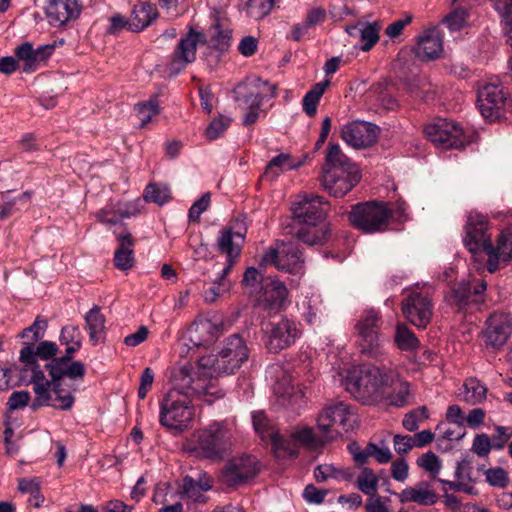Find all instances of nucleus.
I'll return each mask as SVG.
<instances>
[{
	"instance_id": "6ab92c4d",
	"label": "nucleus",
	"mask_w": 512,
	"mask_h": 512,
	"mask_svg": "<svg viewBox=\"0 0 512 512\" xmlns=\"http://www.w3.org/2000/svg\"><path fill=\"white\" fill-rule=\"evenodd\" d=\"M341 136L353 148H367L376 143L379 128L370 122L353 121L343 126Z\"/></svg>"
},
{
	"instance_id": "f8f14e48",
	"label": "nucleus",
	"mask_w": 512,
	"mask_h": 512,
	"mask_svg": "<svg viewBox=\"0 0 512 512\" xmlns=\"http://www.w3.org/2000/svg\"><path fill=\"white\" fill-rule=\"evenodd\" d=\"M507 103V92L495 83H486L478 89L477 104L484 118L493 122L503 116Z\"/></svg>"
},
{
	"instance_id": "680f3d73",
	"label": "nucleus",
	"mask_w": 512,
	"mask_h": 512,
	"mask_svg": "<svg viewBox=\"0 0 512 512\" xmlns=\"http://www.w3.org/2000/svg\"><path fill=\"white\" fill-rule=\"evenodd\" d=\"M366 455L367 459L373 457L380 464H386L392 459V453L388 447L384 445L378 446L373 442H369L366 445Z\"/></svg>"
},
{
	"instance_id": "2f4dec72",
	"label": "nucleus",
	"mask_w": 512,
	"mask_h": 512,
	"mask_svg": "<svg viewBox=\"0 0 512 512\" xmlns=\"http://www.w3.org/2000/svg\"><path fill=\"white\" fill-rule=\"evenodd\" d=\"M380 29L377 22H358L347 26L345 30L351 37L359 39L360 49L366 52L378 42Z\"/></svg>"
},
{
	"instance_id": "9d476101",
	"label": "nucleus",
	"mask_w": 512,
	"mask_h": 512,
	"mask_svg": "<svg viewBox=\"0 0 512 512\" xmlns=\"http://www.w3.org/2000/svg\"><path fill=\"white\" fill-rule=\"evenodd\" d=\"M205 42V35L190 27L187 34L181 37L172 53L167 67L169 75L176 76L189 64L193 63L196 60L198 44H204Z\"/></svg>"
},
{
	"instance_id": "412c9836",
	"label": "nucleus",
	"mask_w": 512,
	"mask_h": 512,
	"mask_svg": "<svg viewBox=\"0 0 512 512\" xmlns=\"http://www.w3.org/2000/svg\"><path fill=\"white\" fill-rule=\"evenodd\" d=\"M266 346L271 352H279L291 346L300 335L298 325L287 318L270 323Z\"/></svg>"
},
{
	"instance_id": "6e6552de",
	"label": "nucleus",
	"mask_w": 512,
	"mask_h": 512,
	"mask_svg": "<svg viewBox=\"0 0 512 512\" xmlns=\"http://www.w3.org/2000/svg\"><path fill=\"white\" fill-rule=\"evenodd\" d=\"M426 137L436 146L443 149L462 148L469 140L463 128L453 121L437 119L424 128Z\"/></svg>"
},
{
	"instance_id": "864d4df0",
	"label": "nucleus",
	"mask_w": 512,
	"mask_h": 512,
	"mask_svg": "<svg viewBox=\"0 0 512 512\" xmlns=\"http://www.w3.org/2000/svg\"><path fill=\"white\" fill-rule=\"evenodd\" d=\"M493 4L505 22L506 42L512 47V0H496Z\"/></svg>"
},
{
	"instance_id": "09e8293b",
	"label": "nucleus",
	"mask_w": 512,
	"mask_h": 512,
	"mask_svg": "<svg viewBox=\"0 0 512 512\" xmlns=\"http://www.w3.org/2000/svg\"><path fill=\"white\" fill-rule=\"evenodd\" d=\"M395 342L401 350H414L419 346V341L414 333L405 325L398 324L395 332Z\"/></svg>"
},
{
	"instance_id": "a19ab883",
	"label": "nucleus",
	"mask_w": 512,
	"mask_h": 512,
	"mask_svg": "<svg viewBox=\"0 0 512 512\" xmlns=\"http://www.w3.org/2000/svg\"><path fill=\"white\" fill-rule=\"evenodd\" d=\"M19 360L22 364H25V367L30 369L31 376L27 381L28 384L48 381L39 364L35 361L34 347L32 345L25 344L20 351Z\"/></svg>"
},
{
	"instance_id": "a18cd8bd",
	"label": "nucleus",
	"mask_w": 512,
	"mask_h": 512,
	"mask_svg": "<svg viewBox=\"0 0 512 512\" xmlns=\"http://www.w3.org/2000/svg\"><path fill=\"white\" fill-rule=\"evenodd\" d=\"M300 164H294L290 161L289 154H279L272 158L268 163L264 176L270 178V180H274L280 172L284 170H292L299 167Z\"/></svg>"
},
{
	"instance_id": "39448f33",
	"label": "nucleus",
	"mask_w": 512,
	"mask_h": 512,
	"mask_svg": "<svg viewBox=\"0 0 512 512\" xmlns=\"http://www.w3.org/2000/svg\"><path fill=\"white\" fill-rule=\"evenodd\" d=\"M393 212L386 203L369 201L352 206L348 218L351 225L365 234L387 230Z\"/></svg>"
},
{
	"instance_id": "bb28decb",
	"label": "nucleus",
	"mask_w": 512,
	"mask_h": 512,
	"mask_svg": "<svg viewBox=\"0 0 512 512\" xmlns=\"http://www.w3.org/2000/svg\"><path fill=\"white\" fill-rule=\"evenodd\" d=\"M487 288L484 280L477 282L473 287L468 282H460L451 288L448 298L450 305L463 309L471 303L478 302L475 297L482 295Z\"/></svg>"
},
{
	"instance_id": "f3484780",
	"label": "nucleus",
	"mask_w": 512,
	"mask_h": 512,
	"mask_svg": "<svg viewBox=\"0 0 512 512\" xmlns=\"http://www.w3.org/2000/svg\"><path fill=\"white\" fill-rule=\"evenodd\" d=\"M402 313L418 328H425L431 321L433 306L430 298L421 292H412L402 302Z\"/></svg>"
},
{
	"instance_id": "c85d7f7f",
	"label": "nucleus",
	"mask_w": 512,
	"mask_h": 512,
	"mask_svg": "<svg viewBox=\"0 0 512 512\" xmlns=\"http://www.w3.org/2000/svg\"><path fill=\"white\" fill-rule=\"evenodd\" d=\"M221 332V323L206 318L199 319L190 330V340L197 347L210 346L218 339Z\"/></svg>"
},
{
	"instance_id": "69168bd1",
	"label": "nucleus",
	"mask_w": 512,
	"mask_h": 512,
	"mask_svg": "<svg viewBox=\"0 0 512 512\" xmlns=\"http://www.w3.org/2000/svg\"><path fill=\"white\" fill-rule=\"evenodd\" d=\"M411 398L410 384L406 381H399L398 391L390 396V404L395 406H405Z\"/></svg>"
},
{
	"instance_id": "a878e982",
	"label": "nucleus",
	"mask_w": 512,
	"mask_h": 512,
	"mask_svg": "<svg viewBox=\"0 0 512 512\" xmlns=\"http://www.w3.org/2000/svg\"><path fill=\"white\" fill-rule=\"evenodd\" d=\"M252 422L256 433L262 440L270 439L272 446L275 450H285L290 456H295L294 451L289 450V443L279 433L275 432L271 421L267 418L263 411H256L252 413Z\"/></svg>"
},
{
	"instance_id": "5fc2aeb1",
	"label": "nucleus",
	"mask_w": 512,
	"mask_h": 512,
	"mask_svg": "<svg viewBox=\"0 0 512 512\" xmlns=\"http://www.w3.org/2000/svg\"><path fill=\"white\" fill-rule=\"evenodd\" d=\"M137 116L141 122V126H145L152 118L159 114V103L156 98L149 99L148 101L138 103L135 105Z\"/></svg>"
},
{
	"instance_id": "72a5a7b5",
	"label": "nucleus",
	"mask_w": 512,
	"mask_h": 512,
	"mask_svg": "<svg viewBox=\"0 0 512 512\" xmlns=\"http://www.w3.org/2000/svg\"><path fill=\"white\" fill-rule=\"evenodd\" d=\"M414 51L417 58L422 61L437 59L443 51L442 40L437 32L427 31L419 37Z\"/></svg>"
},
{
	"instance_id": "e433bc0d",
	"label": "nucleus",
	"mask_w": 512,
	"mask_h": 512,
	"mask_svg": "<svg viewBox=\"0 0 512 512\" xmlns=\"http://www.w3.org/2000/svg\"><path fill=\"white\" fill-rule=\"evenodd\" d=\"M262 300L265 301L271 308H280L288 296V290L284 283L279 280L266 278L261 285Z\"/></svg>"
},
{
	"instance_id": "423d86ee",
	"label": "nucleus",
	"mask_w": 512,
	"mask_h": 512,
	"mask_svg": "<svg viewBox=\"0 0 512 512\" xmlns=\"http://www.w3.org/2000/svg\"><path fill=\"white\" fill-rule=\"evenodd\" d=\"M360 353L378 359L384 355V339L380 333L381 316L374 309L365 310L355 324Z\"/></svg>"
},
{
	"instance_id": "c9c22d12",
	"label": "nucleus",
	"mask_w": 512,
	"mask_h": 512,
	"mask_svg": "<svg viewBox=\"0 0 512 512\" xmlns=\"http://www.w3.org/2000/svg\"><path fill=\"white\" fill-rule=\"evenodd\" d=\"M64 377H51L54 380L52 394V401L50 406L60 409V410H70L75 402V397L73 395L76 392L77 386L72 384L68 389L64 388Z\"/></svg>"
},
{
	"instance_id": "13d9d810",
	"label": "nucleus",
	"mask_w": 512,
	"mask_h": 512,
	"mask_svg": "<svg viewBox=\"0 0 512 512\" xmlns=\"http://www.w3.org/2000/svg\"><path fill=\"white\" fill-rule=\"evenodd\" d=\"M428 418V411L425 406H421L407 413L402 421L404 428L410 432L416 431L419 424Z\"/></svg>"
},
{
	"instance_id": "0e129e2a",
	"label": "nucleus",
	"mask_w": 512,
	"mask_h": 512,
	"mask_svg": "<svg viewBox=\"0 0 512 512\" xmlns=\"http://www.w3.org/2000/svg\"><path fill=\"white\" fill-rule=\"evenodd\" d=\"M131 215H133V213L127 210L118 209L117 211H111L108 209H102L96 214V217L99 222L112 225L117 224L120 217L128 218Z\"/></svg>"
},
{
	"instance_id": "4c0bfd02",
	"label": "nucleus",
	"mask_w": 512,
	"mask_h": 512,
	"mask_svg": "<svg viewBox=\"0 0 512 512\" xmlns=\"http://www.w3.org/2000/svg\"><path fill=\"white\" fill-rule=\"evenodd\" d=\"M244 235L238 232H233L231 228L223 229L217 240L218 250L227 255V258H238L241 251V242H243Z\"/></svg>"
},
{
	"instance_id": "49530a36",
	"label": "nucleus",
	"mask_w": 512,
	"mask_h": 512,
	"mask_svg": "<svg viewBox=\"0 0 512 512\" xmlns=\"http://www.w3.org/2000/svg\"><path fill=\"white\" fill-rule=\"evenodd\" d=\"M54 380L33 384V391L36 395L31 408L36 410L41 406H50L52 401V390Z\"/></svg>"
},
{
	"instance_id": "20e7f679",
	"label": "nucleus",
	"mask_w": 512,
	"mask_h": 512,
	"mask_svg": "<svg viewBox=\"0 0 512 512\" xmlns=\"http://www.w3.org/2000/svg\"><path fill=\"white\" fill-rule=\"evenodd\" d=\"M194 448L198 456L220 461L232 445L233 432L227 421L213 422L196 435Z\"/></svg>"
},
{
	"instance_id": "b1692460",
	"label": "nucleus",
	"mask_w": 512,
	"mask_h": 512,
	"mask_svg": "<svg viewBox=\"0 0 512 512\" xmlns=\"http://www.w3.org/2000/svg\"><path fill=\"white\" fill-rule=\"evenodd\" d=\"M79 14L80 7L76 0H47L45 15L52 26H62Z\"/></svg>"
},
{
	"instance_id": "f03ea898",
	"label": "nucleus",
	"mask_w": 512,
	"mask_h": 512,
	"mask_svg": "<svg viewBox=\"0 0 512 512\" xmlns=\"http://www.w3.org/2000/svg\"><path fill=\"white\" fill-rule=\"evenodd\" d=\"M249 358L246 341L239 334L229 336L218 354L200 358V371L210 376L233 374Z\"/></svg>"
},
{
	"instance_id": "338daca9",
	"label": "nucleus",
	"mask_w": 512,
	"mask_h": 512,
	"mask_svg": "<svg viewBox=\"0 0 512 512\" xmlns=\"http://www.w3.org/2000/svg\"><path fill=\"white\" fill-rule=\"evenodd\" d=\"M230 125L228 118L214 119L205 130V135L208 139L213 140L218 138Z\"/></svg>"
},
{
	"instance_id": "ea45409f",
	"label": "nucleus",
	"mask_w": 512,
	"mask_h": 512,
	"mask_svg": "<svg viewBox=\"0 0 512 512\" xmlns=\"http://www.w3.org/2000/svg\"><path fill=\"white\" fill-rule=\"evenodd\" d=\"M291 438L294 441L310 449H317L321 446H324L329 441L333 440L335 436L326 435L323 433H321V435H318L310 427H296L291 432Z\"/></svg>"
},
{
	"instance_id": "58836bf2",
	"label": "nucleus",
	"mask_w": 512,
	"mask_h": 512,
	"mask_svg": "<svg viewBox=\"0 0 512 512\" xmlns=\"http://www.w3.org/2000/svg\"><path fill=\"white\" fill-rule=\"evenodd\" d=\"M323 170L345 171L358 170L357 166L342 152L338 144H330Z\"/></svg>"
},
{
	"instance_id": "4468645a",
	"label": "nucleus",
	"mask_w": 512,
	"mask_h": 512,
	"mask_svg": "<svg viewBox=\"0 0 512 512\" xmlns=\"http://www.w3.org/2000/svg\"><path fill=\"white\" fill-rule=\"evenodd\" d=\"M259 472L257 460L253 456L231 459L220 473V481L228 487H237L253 479Z\"/></svg>"
},
{
	"instance_id": "473e14b6",
	"label": "nucleus",
	"mask_w": 512,
	"mask_h": 512,
	"mask_svg": "<svg viewBox=\"0 0 512 512\" xmlns=\"http://www.w3.org/2000/svg\"><path fill=\"white\" fill-rule=\"evenodd\" d=\"M116 239L119 243L114 253L115 266L120 270H128L133 267L135 240L128 231L116 233Z\"/></svg>"
},
{
	"instance_id": "de8ad7c7",
	"label": "nucleus",
	"mask_w": 512,
	"mask_h": 512,
	"mask_svg": "<svg viewBox=\"0 0 512 512\" xmlns=\"http://www.w3.org/2000/svg\"><path fill=\"white\" fill-rule=\"evenodd\" d=\"M379 478L371 468L364 467L357 477L358 489L368 496H374L378 487Z\"/></svg>"
},
{
	"instance_id": "f257e3e1",
	"label": "nucleus",
	"mask_w": 512,
	"mask_h": 512,
	"mask_svg": "<svg viewBox=\"0 0 512 512\" xmlns=\"http://www.w3.org/2000/svg\"><path fill=\"white\" fill-rule=\"evenodd\" d=\"M398 375L388 368L355 366L348 370L345 388L364 404H376L388 397L387 389L395 384Z\"/></svg>"
},
{
	"instance_id": "bf43d9fd",
	"label": "nucleus",
	"mask_w": 512,
	"mask_h": 512,
	"mask_svg": "<svg viewBox=\"0 0 512 512\" xmlns=\"http://www.w3.org/2000/svg\"><path fill=\"white\" fill-rule=\"evenodd\" d=\"M231 288V282L229 280H215L213 285L204 292V301L208 304H212L217 299L227 293Z\"/></svg>"
},
{
	"instance_id": "3c124183",
	"label": "nucleus",
	"mask_w": 512,
	"mask_h": 512,
	"mask_svg": "<svg viewBox=\"0 0 512 512\" xmlns=\"http://www.w3.org/2000/svg\"><path fill=\"white\" fill-rule=\"evenodd\" d=\"M213 377L214 376H203L201 379L203 389L195 393V395L202 396L208 404L214 403L225 395L224 391L211 380Z\"/></svg>"
},
{
	"instance_id": "aec40b11",
	"label": "nucleus",
	"mask_w": 512,
	"mask_h": 512,
	"mask_svg": "<svg viewBox=\"0 0 512 512\" xmlns=\"http://www.w3.org/2000/svg\"><path fill=\"white\" fill-rule=\"evenodd\" d=\"M203 376H209L203 374L200 371V360L198 361L197 371L191 365H183L174 367L171 371L170 382L172 388L181 394H186L189 398L194 396L196 391H202L201 379Z\"/></svg>"
},
{
	"instance_id": "393cba45",
	"label": "nucleus",
	"mask_w": 512,
	"mask_h": 512,
	"mask_svg": "<svg viewBox=\"0 0 512 512\" xmlns=\"http://www.w3.org/2000/svg\"><path fill=\"white\" fill-rule=\"evenodd\" d=\"M53 51L54 45H44L34 49L31 43L25 42L15 49V55L18 60L24 62L23 71L31 73L37 69L40 63L50 57Z\"/></svg>"
},
{
	"instance_id": "2eb2a0df",
	"label": "nucleus",
	"mask_w": 512,
	"mask_h": 512,
	"mask_svg": "<svg viewBox=\"0 0 512 512\" xmlns=\"http://www.w3.org/2000/svg\"><path fill=\"white\" fill-rule=\"evenodd\" d=\"M82 345V341H77L70 345H66V353L62 357H56L46 364L51 377L66 376L71 381H82L84 379L86 369L82 362L74 361L73 354L77 352Z\"/></svg>"
},
{
	"instance_id": "9b49d317",
	"label": "nucleus",
	"mask_w": 512,
	"mask_h": 512,
	"mask_svg": "<svg viewBox=\"0 0 512 512\" xmlns=\"http://www.w3.org/2000/svg\"><path fill=\"white\" fill-rule=\"evenodd\" d=\"M488 218L479 213H470L465 225V237L463 239L465 247L472 254L485 252L487 255L492 249L491 235Z\"/></svg>"
},
{
	"instance_id": "8fccbe9b",
	"label": "nucleus",
	"mask_w": 512,
	"mask_h": 512,
	"mask_svg": "<svg viewBox=\"0 0 512 512\" xmlns=\"http://www.w3.org/2000/svg\"><path fill=\"white\" fill-rule=\"evenodd\" d=\"M314 476L316 481L324 482L329 478L350 480L352 474L332 464H321L315 468Z\"/></svg>"
},
{
	"instance_id": "f704fd0d",
	"label": "nucleus",
	"mask_w": 512,
	"mask_h": 512,
	"mask_svg": "<svg viewBox=\"0 0 512 512\" xmlns=\"http://www.w3.org/2000/svg\"><path fill=\"white\" fill-rule=\"evenodd\" d=\"M158 17L157 7L150 3H139L134 6L129 18L128 30L139 32L148 27Z\"/></svg>"
},
{
	"instance_id": "774afa93",
	"label": "nucleus",
	"mask_w": 512,
	"mask_h": 512,
	"mask_svg": "<svg viewBox=\"0 0 512 512\" xmlns=\"http://www.w3.org/2000/svg\"><path fill=\"white\" fill-rule=\"evenodd\" d=\"M492 445L488 435L479 434L476 435L473 440L472 451L480 457H485L490 453L491 449H493Z\"/></svg>"
},
{
	"instance_id": "c756f323",
	"label": "nucleus",
	"mask_w": 512,
	"mask_h": 512,
	"mask_svg": "<svg viewBox=\"0 0 512 512\" xmlns=\"http://www.w3.org/2000/svg\"><path fill=\"white\" fill-rule=\"evenodd\" d=\"M301 226L293 229L292 237L297 242H302L309 246L322 245L330 237V227L328 224H309L299 223Z\"/></svg>"
},
{
	"instance_id": "ddd939ff",
	"label": "nucleus",
	"mask_w": 512,
	"mask_h": 512,
	"mask_svg": "<svg viewBox=\"0 0 512 512\" xmlns=\"http://www.w3.org/2000/svg\"><path fill=\"white\" fill-rule=\"evenodd\" d=\"M356 414L348 404L338 402L323 408L317 418V429L326 435L332 434V427L339 425L347 432L356 424Z\"/></svg>"
},
{
	"instance_id": "dca6fc26",
	"label": "nucleus",
	"mask_w": 512,
	"mask_h": 512,
	"mask_svg": "<svg viewBox=\"0 0 512 512\" xmlns=\"http://www.w3.org/2000/svg\"><path fill=\"white\" fill-rule=\"evenodd\" d=\"M82 345V341H77L70 345H66V353L62 357H56L46 364L51 377L66 376L71 381H82L84 379L86 369L82 362L74 361L73 354L77 352Z\"/></svg>"
},
{
	"instance_id": "c03bdc74",
	"label": "nucleus",
	"mask_w": 512,
	"mask_h": 512,
	"mask_svg": "<svg viewBox=\"0 0 512 512\" xmlns=\"http://www.w3.org/2000/svg\"><path fill=\"white\" fill-rule=\"evenodd\" d=\"M329 85V81L316 83L311 90H309L303 100L302 106L304 112L309 116L313 117L317 112L318 103L325 92L326 87Z\"/></svg>"
},
{
	"instance_id": "4be33fe9",
	"label": "nucleus",
	"mask_w": 512,
	"mask_h": 512,
	"mask_svg": "<svg viewBox=\"0 0 512 512\" xmlns=\"http://www.w3.org/2000/svg\"><path fill=\"white\" fill-rule=\"evenodd\" d=\"M360 181L359 170H322L321 184L325 191L334 197H343Z\"/></svg>"
},
{
	"instance_id": "37998d69",
	"label": "nucleus",
	"mask_w": 512,
	"mask_h": 512,
	"mask_svg": "<svg viewBox=\"0 0 512 512\" xmlns=\"http://www.w3.org/2000/svg\"><path fill=\"white\" fill-rule=\"evenodd\" d=\"M487 388L477 379H467L460 392V397L463 401L470 404H477L486 398Z\"/></svg>"
},
{
	"instance_id": "e2e57ef3",
	"label": "nucleus",
	"mask_w": 512,
	"mask_h": 512,
	"mask_svg": "<svg viewBox=\"0 0 512 512\" xmlns=\"http://www.w3.org/2000/svg\"><path fill=\"white\" fill-rule=\"evenodd\" d=\"M467 18V10L457 8L444 18V22L451 31H459L466 24Z\"/></svg>"
},
{
	"instance_id": "4d7b16f0",
	"label": "nucleus",
	"mask_w": 512,
	"mask_h": 512,
	"mask_svg": "<svg viewBox=\"0 0 512 512\" xmlns=\"http://www.w3.org/2000/svg\"><path fill=\"white\" fill-rule=\"evenodd\" d=\"M274 4L275 0H249L247 13L251 18L259 20L271 12Z\"/></svg>"
},
{
	"instance_id": "052dcab7",
	"label": "nucleus",
	"mask_w": 512,
	"mask_h": 512,
	"mask_svg": "<svg viewBox=\"0 0 512 512\" xmlns=\"http://www.w3.org/2000/svg\"><path fill=\"white\" fill-rule=\"evenodd\" d=\"M484 474L486 481L491 486L505 488L509 483L508 473L502 467L487 469Z\"/></svg>"
},
{
	"instance_id": "1a4fd4ad",
	"label": "nucleus",
	"mask_w": 512,
	"mask_h": 512,
	"mask_svg": "<svg viewBox=\"0 0 512 512\" xmlns=\"http://www.w3.org/2000/svg\"><path fill=\"white\" fill-rule=\"evenodd\" d=\"M277 84L254 78L247 86L242 101L247 105V112L243 118L244 126L253 125L259 118V109L265 99L274 98L277 94Z\"/></svg>"
},
{
	"instance_id": "79ce46f5",
	"label": "nucleus",
	"mask_w": 512,
	"mask_h": 512,
	"mask_svg": "<svg viewBox=\"0 0 512 512\" xmlns=\"http://www.w3.org/2000/svg\"><path fill=\"white\" fill-rule=\"evenodd\" d=\"M85 321L89 330L90 341L96 345L104 334L105 330V317L101 313L98 306H94L85 315Z\"/></svg>"
},
{
	"instance_id": "cd10ccee",
	"label": "nucleus",
	"mask_w": 512,
	"mask_h": 512,
	"mask_svg": "<svg viewBox=\"0 0 512 512\" xmlns=\"http://www.w3.org/2000/svg\"><path fill=\"white\" fill-rule=\"evenodd\" d=\"M512 260V226L504 229L498 236L497 246L492 245L489 250L487 269L490 273H494L499 269L501 262Z\"/></svg>"
},
{
	"instance_id": "0eeeda50",
	"label": "nucleus",
	"mask_w": 512,
	"mask_h": 512,
	"mask_svg": "<svg viewBox=\"0 0 512 512\" xmlns=\"http://www.w3.org/2000/svg\"><path fill=\"white\" fill-rule=\"evenodd\" d=\"M262 261L275 265L278 270L289 273H299L303 268L304 258L296 240L282 241L276 248H269L263 255Z\"/></svg>"
},
{
	"instance_id": "603ef678",
	"label": "nucleus",
	"mask_w": 512,
	"mask_h": 512,
	"mask_svg": "<svg viewBox=\"0 0 512 512\" xmlns=\"http://www.w3.org/2000/svg\"><path fill=\"white\" fill-rule=\"evenodd\" d=\"M143 196L147 202L163 205L171 198V192L166 185L149 184Z\"/></svg>"
},
{
	"instance_id": "7c9ffc66",
	"label": "nucleus",
	"mask_w": 512,
	"mask_h": 512,
	"mask_svg": "<svg viewBox=\"0 0 512 512\" xmlns=\"http://www.w3.org/2000/svg\"><path fill=\"white\" fill-rule=\"evenodd\" d=\"M391 493L390 490H387ZM398 496L401 503L414 502L422 506L434 505L438 501V495L431 490L428 482L421 481L414 487H408L399 494L392 492Z\"/></svg>"
},
{
	"instance_id": "a211bd4d",
	"label": "nucleus",
	"mask_w": 512,
	"mask_h": 512,
	"mask_svg": "<svg viewBox=\"0 0 512 512\" xmlns=\"http://www.w3.org/2000/svg\"><path fill=\"white\" fill-rule=\"evenodd\" d=\"M291 210L294 219L299 223L316 224L324 219L328 203L322 196L305 195L293 204Z\"/></svg>"
},
{
	"instance_id": "5701e85b",
	"label": "nucleus",
	"mask_w": 512,
	"mask_h": 512,
	"mask_svg": "<svg viewBox=\"0 0 512 512\" xmlns=\"http://www.w3.org/2000/svg\"><path fill=\"white\" fill-rule=\"evenodd\" d=\"M512 334V317L506 313H494L486 321L485 343L493 348L503 346Z\"/></svg>"
},
{
	"instance_id": "6e6d98bb",
	"label": "nucleus",
	"mask_w": 512,
	"mask_h": 512,
	"mask_svg": "<svg viewBox=\"0 0 512 512\" xmlns=\"http://www.w3.org/2000/svg\"><path fill=\"white\" fill-rule=\"evenodd\" d=\"M417 464L429 473L432 480L436 481L438 479V474L442 465L439 457L435 453L431 451L424 453L420 458H418Z\"/></svg>"
},
{
	"instance_id": "7ed1b4c3",
	"label": "nucleus",
	"mask_w": 512,
	"mask_h": 512,
	"mask_svg": "<svg viewBox=\"0 0 512 512\" xmlns=\"http://www.w3.org/2000/svg\"><path fill=\"white\" fill-rule=\"evenodd\" d=\"M159 422L169 430L182 432L195 418V407L186 394L169 390L159 402Z\"/></svg>"
}]
</instances>
